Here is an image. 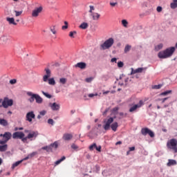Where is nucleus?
<instances>
[{"label": "nucleus", "mask_w": 177, "mask_h": 177, "mask_svg": "<svg viewBox=\"0 0 177 177\" xmlns=\"http://www.w3.org/2000/svg\"><path fill=\"white\" fill-rule=\"evenodd\" d=\"M104 122L105 124L103 126V128L105 131H109L110 127L114 132L117 131V128H118V122H114V118H109V119L105 120Z\"/></svg>", "instance_id": "f257e3e1"}, {"label": "nucleus", "mask_w": 177, "mask_h": 177, "mask_svg": "<svg viewBox=\"0 0 177 177\" xmlns=\"http://www.w3.org/2000/svg\"><path fill=\"white\" fill-rule=\"evenodd\" d=\"M174 52L175 47H170L163 51H160L158 56L159 59H167L168 57H171V56L174 55Z\"/></svg>", "instance_id": "f03ea898"}, {"label": "nucleus", "mask_w": 177, "mask_h": 177, "mask_svg": "<svg viewBox=\"0 0 177 177\" xmlns=\"http://www.w3.org/2000/svg\"><path fill=\"white\" fill-rule=\"evenodd\" d=\"M114 44V39L109 38L106 40L104 44L100 45V49L102 50H106V49H110L111 46Z\"/></svg>", "instance_id": "7ed1b4c3"}, {"label": "nucleus", "mask_w": 177, "mask_h": 177, "mask_svg": "<svg viewBox=\"0 0 177 177\" xmlns=\"http://www.w3.org/2000/svg\"><path fill=\"white\" fill-rule=\"evenodd\" d=\"M167 147L170 150H173L174 153H177V140L172 138L167 142Z\"/></svg>", "instance_id": "20e7f679"}, {"label": "nucleus", "mask_w": 177, "mask_h": 177, "mask_svg": "<svg viewBox=\"0 0 177 177\" xmlns=\"http://www.w3.org/2000/svg\"><path fill=\"white\" fill-rule=\"evenodd\" d=\"M3 136L4 140H0V145H5L6 143H8V142L12 139V133L5 132Z\"/></svg>", "instance_id": "39448f33"}, {"label": "nucleus", "mask_w": 177, "mask_h": 177, "mask_svg": "<svg viewBox=\"0 0 177 177\" xmlns=\"http://www.w3.org/2000/svg\"><path fill=\"white\" fill-rule=\"evenodd\" d=\"M141 133L143 136H146V135H149L150 138H154V132L150 130L149 128L145 127L141 129Z\"/></svg>", "instance_id": "423d86ee"}, {"label": "nucleus", "mask_w": 177, "mask_h": 177, "mask_svg": "<svg viewBox=\"0 0 177 177\" xmlns=\"http://www.w3.org/2000/svg\"><path fill=\"white\" fill-rule=\"evenodd\" d=\"M2 106L4 109H8V107L13 106V100H9L8 97H5L2 102Z\"/></svg>", "instance_id": "0eeeda50"}, {"label": "nucleus", "mask_w": 177, "mask_h": 177, "mask_svg": "<svg viewBox=\"0 0 177 177\" xmlns=\"http://www.w3.org/2000/svg\"><path fill=\"white\" fill-rule=\"evenodd\" d=\"M44 8L42 6L37 7L32 11V17H38L40 13H42Z\"/></svg>", "instance_id": "6e6552de"}, {"label": "nucleus", "mask_w": 177, "mask_h": 177, "mask_svg": "<svg viewBox=\"0 0 177 177\" xmlns=\"http://www.w3.org/2000/svg\"><path fill=\"white\" fill-rule=\"evenodd\" d=\"M32 120H35V113H34V111H31L26 113V121L31 123L32 122Z\"/></svg>", "instance_id": "1a4fd4ad"}, {"label": "nucleus", "mask_w": 177, "mask_h": 177, "mask_svg": "<svg viewBox=\"0 0 177 177\" xmlns=\"http://www.w3.org/2000/svg\"><path fill=\"white\" fill-rule=\"evenodd\" d=\"M145 102H143V100H140L138 104H135L134 106L130 108L129 112L133 113V111H136L137 109H140V107H142V106H143Z\"/></svg>", "instance_id": "9d476101"}, {"label": "nucleus", "mask_w": 177, "mask_h": 177, "mask_svg": "<svg viewBox=\"0 0 177 177\" xmlns=\"http://www.w3.org/2000/svg\"><path fill=\"white\" fill-rule=\"evenodd\" d=\"M45 71L46 75L43 76V81L44 82H48V81H49V78H50V75L52 73L50 72V69L49 68H45Z\"/></svg>", "instance_id": "9b49d317"}, {"label": "nucleus", "mask_w": 177, "mask_h": 177, "mask_svg": "<svg viewBox=\"0 0 177 177\" xmlns=\"http://www.w3.org/2000/svg\"><path fill=\"white\" fill-rule=\"evenodd\" d=\"M25 134L21 131H17L13 133L12 139H23L24 138Z\"/></svg>", "instance_id": "f8f14e48"}, {"label": "nucleus", "mask_w": 177, "mask_h": 177, "mask_svg": "<svg viewBox=\"0 0 177 177\" xmlns=\"http://www.w3.org/2000/svg\"><path fill=\"white\" fill-rule=\"evenodd\" d=\"M146 70V68H138L137 69H133L131 68V74H136L138 73H143Z\"/></svg>", "instance_id": "ddd939ff"}, {"label": "nucleus", "mask_w": 177, "mask_h": 177, "mask_svg": "<svg viewBox=\"0 0 177 177\" xmlns=\"http://www.w3.org/2000/svg\"><path fill=\"white\" fill-rule=\"evenodd\" d=\"M26 95L28 96H30V98H29L28 100L30 103H32L34 102V100L35 99V94L32 93V92L31 91H28L26 93Z\"/></svg>", "instance_id": "4468645a"}, {"label": "nucleus", "mask_w": 177, "mask_h": 177, "mask_svg": "<svg viewBox=\"0 0 177 177\" xmlns=\"http://www.w3.org/2000/svg\"><path fill=\"white\" fill-rule=\"evenodd\" d=\"M91 16L92 17V19L95 21H97L100 19V14L97 12H93L91 14Z\"/></svg>", "instance_id": "2eb2a0df"}, {"label": "nucleus", "mask_w": 177, "mask_h": 177, "mask_svg": "<svg viewBox=\"0 0 177 177\" xmlns=\"http://www.w3.org/2000/svg\"><path fill=\"white\" fill-rule=\"evenodd\" d=\"M50 106L52 110H53V111H57L60 109V105L59 104H57L56 102L53 103Z\"/></svg>", "instance_id": "dca6fc26"}, {"label": "nucleus", "mask_w": 177, "mask_h": 177, "mask_svg": "<svg viewBox=\"0 0 177 177\" xmlns=\"http://www.w3.org/2000/svg\"><path fill=\"white\" fill-rule=\"evenodd\" d=\"M37 136H38V132L32 131L28 134L27 138L28 139H32V138H37Z\"/></svg>", "instance_id": "f3484780"}, {"label": "nucleus", "mask_w": 177, "mask_h": 177, "mask_svg": "<svg viewBox=\"0 0 177 177\" xmlns=\"http://www.w3.org/2000/svg\"><path fill=\"white\" fill-rule=\"evenodd\" d=\"M35 100H36V103L38 104H41V103L44 102L42 97H41V96H39L38 94H35Z\"/></svg>", "instance_id": "a211bd4d"}, {"label": "nucleus", "mask_w": 177, "mask_h": 177, "mask_svg": "<svg viewBox=\"0 0 177 177\" xmlns=\"http://www.w3.org/2000/svg\"><path fill=\"white\" fill-rule=\"evenodd\" d=\"M75 67H78L79 68L84 70V68H86V64L85 62H79L75 65Z\"/></svg>", "instance_id": "6ab92c4d"}, {"label": "nucleus", "mask_w": 177, "mask_h": 177, "mask_svg": "<svg viewBox=\"0 0 177 177\" xmlns=\"http://www.w3.org/2000/svg\"><path fill=\"white\" fill-rule=\"evenodd\" d=\"M64 140H71V139H73V135L70 134V133H65L63 136Z\"/></svg>", "instance_id": "aec40b11"}, {"label": "nucleus", "mask_w": 177, "mask_h": 177, "mask_svg": "<svg viewBox=\"0 0 177 177\" xmlns=\"http://www.w3.org/2000/svg\"><path fill=\"white\" fill-rule=\"evenodd\" d=\"M176 160L169 159L168 162L167 163V167H172V165H176Z\"/></svg>", "instance_id": "412c9836"}, {"label": "nucleus", "mask_w": 177, "mask_h": 177, "mask_svg": "<svg viewBox=\"0 0 177 177\" xmlns=\"http://www.w3.org/2000/svg\"><path fill=\"white\" fill-rule=\"evenodd\" d=\"M6 20L8 21L9 24H13V26H17V23L15 21V18L7 17Z\"/></svg>", "instance_id": "4be33fe9"}, {"label": "nucleus", "mask_w": 177, "mask_h": 177, "mask_svg": "<svg viewBox=\"0 0 177 177\" xmlns=\"http://www.w3.org/2000/svg\"><path fill=\"white\" fill-rule=\"evenodd\" d=\"M0 125H2V127H8L9 123H8V120L0 118Z\"/></svg>", "instance_id": "5701e85b"}, {"label": "nucleus", "mask_w": 177, "mask_h": 177, "mask_svg": "<svg viewBox=\"0 0 177 177\" xmlns=\"http://www.w3.org/2000/svg\"><path fill=\"white\" fill-rule=\"evenodd\" d=\"M6 150H8V145L6 144H3V145H0V151L2 153L3 151H6Z\"/></svg>", "instance_id": "b1692460"}, {"label": "nucleus", "mask_w": 177, "mask_h": 177, "mask_svg": "<svg viewBox=\"0 0 177 177\" xmlns=\"http://www.w3.org/2000/svg\"><path fill=\"white\" fill-rule=\"evenodd\" d=\"M170 6H171V9H176L177 0H173V2L171 3Z\"/></svg>", "instance_id": "393cba45"}, {"label": "nucleus", "mask_w": 177, "mask_h": 177, "mask_svg": "<svg viewBox=\"0 0 177 177\" xmlns=\"http://www.w3.org/2000/svg\"><path fill=\"white\" fill-rule=\"evenodd\" d=\"M47 82H48L49 85H56V82L53 77L48 79Z\"/></svg>", "instance_id": "a878e982"}, {"label": "nucleus", "mask_w": 177, "mask_h": 177, "mask_svg": "<svg viewBox=\"0 0 177 177\" xmlns=\"http://www.w3.org/2000/svg\"><path fill=\"white\" fill-rule=\"evenodd\" d=\"M80 28H82V30H86L88 28V24L86 22H83L80 26Z\"/></svg>", "instance_id": "bb28decb"}, {"label": "nucleus", "mask_w": 177, "mask_h": 177, "mask_svg": "<svg viewBox=\"0 0 177 177\" xmlns=\"http://www.w3.org/2000/svg\"><path fill=\"white\" fill-rule=\"evenodd\" d=\"M64 160H66V156H62L61 159L57 160L55 162V165H59V164H60L61 162H62V161H64Z\"/></svg>", "instance_id": "cd10ccee"}, {"label": "nucleus", "mask_w": 177, "mask_h": 177, "mask_svg": "<svg viewBox=\"0 0 177 177\" xmlns=\"http://www.w3.org/2000/svg\"><path fill=\"white\" fill-rule=\"evenodd\" d=\"M21 162H23V160H19V161H17L15 163H14L12 166V169H15L16 168V167H18V165H20V164H21Z\"/></svg>", "instance_id": "c85d7f7f"}, {"label": "nucleus", "mask_w": 177, "mask_h": 177, "mask_svg": "<svg viewBox=\"0 0 177 177\" xmlns=\"http://www.w3.org/2000/svg\"><path fill=\"white\" fill-rule=\"evenodd\" d=\"M169 93H172L171 90L166 91L160 94V96H167V95H169Z\"/></svg>", "instance_id": "c756f323"}, {"label": "nucleus", "mask_w": 177, "mask_h": 177, "mask_svg": "<svg viewBox=\"0 0 177 177\" xmlns=\"http://www.w3.org/2000/svg\"><path fill=\"white\" fill-rule=\"evenodd\" d=\"M131 48H132V46H129V44L126 45L124 47V53H128V52L131 50Z\"/></svg>", "instance_id": "7c9ffc66"}, {"label": "nucleus", "mask_w": 177, "mask_h": 177, "mask_svg": "<svg viewBox=\"0 0 177 177\" xmlns=\"http://www.w3.org/2000/svg\"><path fill=\"white\" fill-rule=\"evenodd\" d=\"M50 30L51 31V32H53V34L55 35L57 34V31H56V26H53L51 27H50Z\"/></svg>", "instance_id": "2f4dec72"}, {"label": "nucleus", "mask_w": 177, "mask_h": 177, "mask_svg": "<svg viewBox=\"0 0 177 177\" xmlns=\"http://www.w3.org/2000/svg\"><path fill=\"white\" fill-rule=\"evenodd\" d=\"M50 147L53 148V149H57V147H59V144L57 143V142H55L53 144H50Z\"/></svg>", "instance_id": "473e14b6"}, {"label": "nucleus", "mask_w": 177, "mask_h": 177, "mask_svg": "<svg viewBox=\"0 0 177 177\" xmlns=\"http://www.w3.org/2000/svg\"><path fill=\"white\" fill-rule=\"evenodd\" d=\"M122 25L127 28L128 27V21L127 19L122 20Z\"/></svg>", "instance_id": "72a5a7b5"}, {"label": "nucleus", "mask_w": 177, "mask_h": 177, "mask_svg": "<svg viewBox=\"0 0 177 177\" xmlns=\"http://www.w3.org/2000/svg\"><path fill=\"white\" fill-rule=\"evenodd\" d=\"M42 150H46V151H52V147L50 146L43 147Z\"/></svg>", "instance_id": "f704fd0d"}, {"label": "nucleus", "mask_w": 177, "mask_h": 177, "mask_svg": "<svg viewBox=\"0 0 177 177\" xmlns=\"http://www.w3.org/2000/svg\"><path fill=\"white\" fill-rule=\"evenodd\" d=\"M14 12L15 13L16 17H19V16H21V15L23 14V10L21 11L15 10Z\"/></svg>", "instance_id": "c9c22d12"}, {"label": "nucleus", "mask_w": 177, "mask_h": 177, "mask_svg": "<svg viewBox=\"0 0 177 177\" xmlns=\"http://www.w3.org/2000/svg\"><path fill=\"white\" fill-rule=\"evenodd\" d=\"M119 115L120 116L119 118V120H121V118H124L127 117V115H128V114L127 113H124L122 112H120Z\"/></svg>", "instance_id": "e433bc0d"}, {"label": "nucleus", "mask_w": 177, "mask_h": 177, "mask_svg": "<svg viewBox=\"0 0 177 177\" xmlns=\"http://www.w3.org/2000/svg\"><path fill=\"white\" fill-rule=\"evenodd\" d=\"M41 93H43V95L46 96V97H48V99L52 98V95L48 93H46L45 91H41Z\"/></svg>", "instance_id": "4c0bfd02"}, {"label": "nucleus", "mask_w": 177, "mask_h": 177, "mask_svg": "<svg viewBox=\"0 0 177 177\" xmlns=\"http://www.w3.org/2000/svg\"><path fill=\"white\" fill-rule=\"evenodd\" d=\"M162 46H164L162 44H158L155 47V50H160V49H162Z\"/></svg>", "instance_id": "58836bf2"}, {"label": "nucleus", "mask_w": 177, "mask_h": 177, "mask_svg": "<svg viewBox=\"0 0 177 177\" xmlns=\"http://www.w3.org/2000/svg\"><path fill=\"white\" fill-rule=\"evenodd\" d=\"M77 35V32L76 31H71L69 32V37L71 38H74V35Z\"/></svg>", "instance_id": "ea45409f"}, {"label": "nucleus", "mask_w": 177, "mask_h": 177, "mask_svg": "<svg viewBox=\"0 0 177 177\" xmlns=\"http://www.w3.org/2000/svg\"><path fill=\"white\" fill-rule=\"evenodd\" d=\"M96 143H93L89 147V150H91V151H93V149H96Z\"/></svg>", "instance_id": "a19ab883"}, {"label": "nucleus", "mask_w": 177, "mask_h": 177, "mask_svg": "<svg viewBox=\"0 0 177 177\" xmlns=\"http://www.w3.org/2000/svg\"><path fill=\"white\" fill-rule=\"evenodd\" d=\"M59 82H60V84H62L63 85H64V84H66V82H67V79H66V78H61L59 80Z\"/></svg>", "instance_id": "79ce46f5"}, {"label": "nucleus", "mask_w": 177, "mask_h": 177, "mask_svg": "<svg viewBox=\"0 0 177 177\" xmlns=\"http://www.w3.org/2000/svg\"><path fill=\"white\" fill-rule=\"evenodd\" d=\"M162 86V84L155 85L153 86V89H161Z\"/></svg>", "instance_id": "37998d69"}, {"label": "nucleus", "mask_w": 177, "mask_h": 177, "mask_svg": "<svg viewBox=\"0 0 177 177\" xmlns=\"http://www.w3.org/2000/svg\"><path fill=\"white\" fill-rule=\"evenodd\" d=\"M118 67H119V68L124 67V62L121 61L118 62Z\"/></svg>", "instance_id": "c03bdc74"}, {"label": "nucleus", "mask_w": 177, "mask_h": 177, "mask_svg": "<svg viewBox=\"0 0 177 177\" xmlns=\"http://www.w3.org/2000/svg\"><path fill=\"white\" fill-rule=\"evenodd\" d=\"M38 154V152L35 151L29 154V156L30 158H32V157H35V156H37Z\"/></svg>", "instance_id": "a18cd8bd"}, {"label": "nucleus", "mask_w": 177, "mask_h": 177, "mask_svg": "<svg viewBox=\"0 0 177 177\" xmlns=\"http://www.w3.org/2000/svg\"><path fill=\"white\" fill-rule=\"evenodd\" d=\"M48 124H49L50 125H53L55 124V121L53 120V119H48Z\"/></svg>", "instance_id": "49530a36"}, {"label": "nucleus", "mask_w": 177, "mask_h": 177, "mask_svg": "<svg viewBox=\"0 0 177 177\" xmlns=\"http://www.w3.org/2000/svg\"><path fill=\"white\" fill-rule=\"evenodd\" d=\"M8 39H9V38H8V37H6V36L1 37V41H3V42H8Z\"/></svg>", "instance_id": "de8ad7c7"}, {"label": "nucleus", "mask_w": 177, "mask_h": 177, "mask_svg": "<svg viewBox=\"0 0 177 177\" xmlns=\"http://www.w3.org/2000/svg\"><path fill=\"white\" fill-rule=\"evenodd\" d=\"M16 82H17V80L16 79H12L11 80H10V84H11V85H15V84H16Z\"/></svg>", "instance_id": "09e8293b"}, {"label": "nucleus", "mask_w": 177, "mask_h": 177, "mask_svg": "<svg viewBox=\"0 0 177 177\" xmlns=\"http://www.w3.org/2000/svg\"><path fill=\"white\" fill-rule=\"evenodd\" d=\"M93 10H95V7H94L93 6H90L89 13H91V15L93 14V13H94V12H93Z\"/></svg>", "instance_id": "8fccbe9b"}, {"label": "nucleus", "mask_w": 177, "mask_h": 177, "mask_svg": "<svg viewBox=\"0 0 177 177\" xmlns=\"http://www.w3.org/2000/svg\"><path fill=\"white\" fill-rule=\"evenodd\" d=\"M157 12H158V13L162 12V7L161 6H158L156 8Z\"/></svg>", "instance_id": "3c124183"}, {"label": "nucleus", "mask_w": 177, "mask_h": 177, "mask_svg": "<svg viewBox=\"0 0 177 177\" xmlns=\"http://www.w3.org/2000/svg\"><path fill=\"white\" fill-rule=\"evenodd\" d=\"M72 149H73L74 150H77V149H78V146L75 145V144H73L71 145Z\"/></svg>", "instance_id": "603ef678"}, {"label": "nucleus", "mask_w": 177, "mask_h": 177, "mask_svg": "<svg viewBox=\"0 0 177 177\" xmlns=\"http://www.w3.org/2000/svg\"><path fill=\"white\" fill-rule=\"evenodd\" d=\"M158 101L161 100L162 103H165V100H168V97H165L163 99H158Z\"/></svg>", "instance_id": "864d4df0"}, {"label": "nucleus", "mask_w": 177, "mask_h": 177, "mask_svg": "<svg viewBox=\"0 0 177 177\" xmlns=\"http://www.w3.org/2000/svg\"><path fill=\"white\" fill-rule=\"evenodd\" d=\"M95 149L97 150V151H102V146H96Z\"/></svg>", "instance_id": "5fc2aeb1"}, {"label": "nucleus", "mask_w": 177, "mask_h": 177, "mask_svg": "<svg viewBox=\"0 0 177 177\" xmlns=\"http://www.w3.org/2000/svg\"><path fill=\"white\" fill-rule=\"evenodd\" d=\"M93 96H97V93H95V94H93V93L88 94V97H93Z\"/></svg>", "instance_id": "6e6d98bb"}, {"label": "nucleus", "mask_w": 177, "mask_h": 177, "mask_svg": "<svg viewBox=\"0 0 177 177\" xmlns=\"http://www.w3.org/2000/svg\"><path fill=\"white\" fill-rule=\"evenodd\" d=\"M39 114L40 115H45V114H46V111H41Z\"/></svg>", "instance_id": "4d7b16f0"}, {"label": "nucleus", "mask_w": 177, "mask_h": 177, "mask_svg": "<svg viewBox=\"0 0 177 177\" xmlns=\"http://www.w3.org/2000/svg\"><path fill=\"white\" fill-rule=\"evenodd\" d=\"M68 28V25H65L62 27V30H67Z\"/></svg>", "instance_id": "13d9d810"}, {"label": "nucleus", "mask_w": 177, "mask_h": 177, "mask_svg": "<svg viewBox=\"0 0 177 177\" xmlns=\"http://www.w3.org/2000/svg\"><path fill=\"white\" fill-rule=\"evenodd\" d=\"M111 63H114V62H115V63H117V58H115V57L112 58L111 59Z\"/></svg>", "instance_id": "bf43d9fd"}, {"label": "nucleus", "mask_w": 177, "mask_h": 177, "mask_svg": "<svg viewBox=\"0 0 177 177\" xmlns=\"http://www.w3.org/2000/svg\"><path fill=\"white\" fill-rule=\"evenodd\" d=\"M29 158H30V155H28L26 157H25L24 158V160H22L23 161H26V160H29Z\"/></svg>", "instance_id": "052dcab7"}, {"label": "nucleus", "mask_w": 177, "mask_h": 177, "mask_svg": "<svg viewBox=\"0 0 177 177\" xmlns=\"http://www.w3.org/2000/svg\"><path fill=\"white\" fill-rule=\"evenodd\" d=\"M92 82V77H88L86 79V82Z\"/></svg>", "instance_id": "680f3d73"}, {"label": "nucleus", "mask_w": 177, "mask_h": 177, "mask_svg": "<svg viewBox=\"0 0 177 177\" xmlns=\"http://www.w3.org/2000/svg\"><path fill=\"white\" fill-rule=\"evenodd\" d=\"M21 140H22V142H25L26 140H27V139H28V138H27V136L26 137H23L22 138H21Z\"/></svg>", "instance_id": "e2e57ef3"}, {"label": "nucleus", "mask_w": 177, "mask_h": 177, "mask_svg": "<svg viewBox=\"0 0 177 177\" xmlns=\"http://www.w3.org/2000/svg\"><path fill=\"white\" fill-rule=\"evenodd\" d=\"M129 151H134V150H135V147H129Z\"/></svg>", "instance_id": "0e129e2a"}, {"label": "nucleus", "mask_w": 177, "mask_h": 177, "mask_svg": "<svg viewBox=\"0 0 177 177\" xmlns=\"http://www.w3.org/2000/svg\"><path fill=\"white\" fill-rule=\"evenodd\" d=\"M110 5H111V6H115V5H117V2H115V3H110Z\"/></svg>", "instance_id": "69168bd1"}, {"label": "nucleus", "mask_w": 177, "mask_h": 177, "mask_svg": "<svg viewBox=\"0 0 177 177\" xmlns=\"http://www.w3.org/2000/svg\"><path fill=\"white\" fill-rule=\"evenodd\" d=\"M118 110H119L118 107H115L113 109V111H114V112L117 111Z\"/></svg>", "instance_id": "338daca9"}, {"label": "nucleus", "mask_w": 177, "mask_h": 177, "mask_svg": "<svg viewBox=\"0 0 177 177\" xmlns=\"http://www.w3.org/2000/svg\"><path fill=\"white\" fill-rule=\"evenodd\" d=\"M109 111V109H106L104 112L103 113V115H106L107 114V112Z\"/></svg>", "instance_id": "774afa93"}]
</instances>
